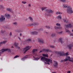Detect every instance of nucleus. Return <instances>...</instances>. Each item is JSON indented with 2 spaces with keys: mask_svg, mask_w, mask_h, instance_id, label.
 <instances>
[{
  "mask_svg": "<svg viewBox=\"0 0 73 73\" xmlns=\"http://www.w3.org/2000/svg\"><path fill=\"white\" fill-rule=\"evenodd\" d=\"M50 48H54V46H52V45H50Z\"/></svg>",
  "mask_w": 73,
  "mask_h": 73,
  "instance_id": "obj_39",
  "label": "nucleus"
},
{
  "mask_svg": "<svg viewBox=\"0 0 73 73\" xmlns=\"http://www.w3.org/2000/svg\"><path fill=\"white\" fill-rule=\"evenodd\" d=\"M31 34L32 35H37L38 34V32L36 31H34L31 32Z\"/></svg>",
  "mask_w": 73,
  "mask_h": 73,
  "instance_id": "obj_8",
  "label": "nucleus"
},
{
  "mask_svg": "<svg viewBox=\"0 0 73 73\" xmlns=\"http://www.w3.org/2000/svg\"><path fill=\"white\" fill-rule=\"evenodd\" d=\"M42 57H46L48 58V57L49 56H48V54H42Z\"/></svg>",
  "mask_w": 73,
  "mask_h": 73,
  "instance_id": "obj_15",
  "label": "nucleus"
},
{
  "mask_svg": "<svg viewBox=\"0 0 73 73\" xmlns=\"http://www.w3.org/2000/svg\"><path fill=\"white\" fill-rule=\"evenodd\" d=\"M63 7L64 8H67V5H65L64 4H63Z\"/></svg>",
  "mask_w": 73,
  "mask_h": 73,
  "instance_id": "obj_31",
  "label": "nucleus"
},
{
  "mask_svg": "<svg viewBox=\"0 0 73 73\" xmlns=\"http://www.w3.org/2000/svg\"><path fill=\"white\" fill-rule=\"evenodd\" d=\"M8 51V52L11 53V50L9 48H6V52Z\"/></svg>",
  "mask_w": 73,
  "mask_h": 73,
  "instance_id": "obj_24",
  "label": "nucleus"
},
{
  "mask_svg": "<svg viewBox=\"0 0 73 73\" xmlns=\"http://www.w3.org/2000/svg\"><path fill=\"white\" fill-rule=\"evenodd\" d=\"M29 55H25V56L24 57H23V58H22L21 60H25V59H27V58H28V57H29Z\"/></svg>",
  "mask_w": 73,
  "mask_h": 73,
  "instance_id": "obj_13",
  "label": "nucleus"
},
{
  "mask_svg": "<svg viewBox=\"0 0 73 73\" xmlns=\"http://www.w3.org/2000/svg\"><path fill=\"white\" fill-rule=\"evenodd\" d=\"M5 32V31H2V33H4Z\"/></svg>",
  "mask_w": 73,
  "mask_h": 73,
  "instance_id": "obj_50",
  "label": "nucleus"
},
{
  "mask_svg": "<svg viewBox=\"0 0 73 73\" xmlns=\"http://www.w3.org/2000/svg\"><path fill=\"white\" fill-rule=\"evenodd\" d=\"M13 24L14 25H17V22H14V23H13Z\"/></svg>",
  "mask_w": 73,
  "mask_h": 73,
  "instance_id": "obj_46",
  "label": "nucleus"
},
{
  "mask_svg": "<svg viewBox=\"0 0 73 73\" xmlns=\"http://www.w3.org/2000/svg\"><path fill=\"white\" fill-rule=\"evenodd\" d=\"M36 31H38V32L39 31H40V30L39 29H36Z\"/></svg>",
  "mask_w": 73,
  "mask_h": 73,
  "instance_id": "obj_47",
  "label": "nucleus"
},
{
  "mask_svg": "<svg viewBox=\"0 0 73 73\" xmlns=\"http://www.w3.org/2000/svg\"><path fill=\"white\" fill-rule=\"evenodd\" d=\"M38 42H40V43H42V44H43V43H44V40H41V39L40 38H38Z\"/></svg>",
  "mask_w": 73,
  "mask_h": 73,
  "instance_id": "obj_14",
  "label": "nucleus"
},
{
  "mask_svg": "<svg viewBox=\"0 0 73 73\" xmlns=\"http://www.w3.org/2000/svg\"><path fill=\"white\" fill-rule=\"evenodd\" d=\"M70 59H71L70 57L69 56H67V58H66V59H65V61H71V62H73V60Z\"/></svg>",
  "mask_w": 73,
  "mask_h": 73,
  "instance_id": "obj_7",
  "label": "nucleus"
},
{
  "mask_svg": "<svg viewBox=\"0 0 73 73\" xmlns=\"http://www.w3.org/2000/svg\"><path fill=\"white\" fill-rule=\"evenodd\" d=\"M57 65H58V63H55V64H54V66L55 67V68H56Z\"/></svg>",
  "mask_w": 73,
  "mask_h": 73,
  "instance_id": "obj_27",
  "label": "nucleus"
},
{
  "mask_svg": "<svg viewBox=\"0 0 73 73\" xmlns=\"http://www.w3.org/2000/svg\"><path fill=\"white\" fill-rule=\"evenodd\" d=\"M26 41H32V39L31 38H29L26 40Z\"/></svg>",
  "mask_w": 73,
  "mask_h": 73,
  "instance_id": "obj_28",
  "label": "nucleus"
},
{
  "mask_svg": "<svg viewBox=\"0 0 73 73\" xmlns=\"http://www.w3.org/2000/svg\"><path fill=\"white\" fill-rule=\"evenodd\" d=\"M17 48H18V49H21V47L20 46H18V47H17Z\"/></svg>",
  "mask_w": 73,
  "mask_h": 73,
  "instance_id": "obj_45",
  "label": "nucleus"
},
{
  "mask_svg": "<svg viewBox=\"0 0 73 73\" xmlns=\"http://www.w3.org/2000/svg\"><path fill=\"white\" fill-rule=\"evenodd\" d=\"M2 44H6V42H8L7 41H6V40H4L3 41H2Z\"/></svg>",
  "mask_w": 73,
  "mask_h": 73,
  "instance_id": "obj_29",
  "label": "nucleus"
},
{
  "mask_svg": "<svg viewBox=\"0 0 73 73\" xmlns=\"http://www.w3.org/2000/svg\"><path fill=\"white\" fill-rule=\"evenodd\" d=\"M37 51H38L37 49L34 48L32 52L34 54L35 53V52H37Z\"/></svg>",
  "mask_w": 73,
  "mask_h": 73,
  "instance_id": "obj_17",
  "label": "nucleus"
},
{
  "mask_svg": "<svg viewBox=\"0 0 73 73\" xmlns=\"http://www.w3.org/2000/svg\"><path fill=\"white\" fill-rule=\"evenodd\" d=\"M29 7H31V4H29Z\"/></svg>",
  "mask_w": 73,
  "mask_h": 73,
  "instance_id": "obj_61",
  "label": "nucleus"
},
{
  "mask_svg": "<svg viewBox=\"0 0 73 73\" xmlns=\"http://www.w3.org/2000/svg\"><path fill=\"white\" fill-rule=\"evenodd\" d=\"M41 11L42 12L44 11L45 12L47 13V16H50L51 15L50 14H52V13H53L54 12L52 11L51 9H47V7H42L41 8Z\"/></svg>",
  "mask_w": 73,
  "mask_h": 73,
  "instance_id": "obj_1",
  "label": "nucleus"
},
{
  "mask_svg": "<svg viewBox=\"0 0 73 73\" xmlns=\"http://www.w3.org/2000/svg\"><path fill=\"white\" fill-rule=\"evenodd\" d=\"M5 17H6L7 19H10L11 16V15L9 14H8L7 13H5Z\"/></svg>",
  "mask_w": 73,
  "mask_h": 73,
  "instance_id": "obj_11",
  "label": "nucleus"
},
{
  "mask_svg": "<svg viewBox=\"0 0 73 73\" xmlns=\"http://www.w3.org/2000/svg\"><path fill=\"white\" fill-rule=\"evenodd\" d=\"M66 32H69V33H70V31H69V30H68L67 29H66Z\"/></svg>",
  "mask_w": 73,
  "mask_h": 73,
  "instance_id": "obj_37",
  "label": "nucleus"
},
{
  "mask_svg": "<svg viewBox=\"0 0 73 73\" xmlns=\"http://www.w3.org/2000/svg\"><path fill=\"white\" fill-rule=\"evenodd\" d=\"M39 29V31H43V30L44 29L42 28H40Z\"/></svg>",
  "mask_w": 73,
  "mask_h": 73,
  "instance_id": "obj_40",
  "label": "nucleus"
},
{
  "mask_svg": "<svg viewBox=\"0 0 73 73\" xmlns=\"http://www.w3.org/2000/svg\"><path fill=\"white\" fill-rule=\"evenodd\" d=\"M0 9H1L2 10L4 9V6L1 5H0Z\"/></svg>",
  "mask_w": 73,
  "mask_h": 73,
  "instance_id": "obj_21",
  "label": "nucleus"
},
{
  "mask_svg": "<svg viewBox=\"0 0 73 73\" xmlns=\"http://www.w3.org/2000/svg\"><path fill=\"white\" fill-rule=\"evenodd\" d=\"M49 62L51 63V64H52V60H51V59L49 58V59L46 62H45V64H48V65H50V63H49Z\"/></svg>",
  "mask_w": 73,
  "mask_h": 73,
  "instance_id": "obj_6",
  "label": "nucleus"
},
{
  "mask_svg": "<svg viewBox=\"0 0 73 73\" xmlns=\"http://www.w3.org/2000/svg\"><path fill=\"white\" fill-rule=\"evenodd\" d=\"M45 52H46V53H49V52H52V51L49 48H46Z\"/></svg>",
  "mask_w": 73,
  "mask_h": 73,
  "instance_id": "obj_16",
  "label": "nucleus"
},
{
  "mask_svg": "<svg viewBox=\"0 0 73 73\" xmlns=\"http://www.w3.org/2000/svg\"><path fill=\"white\" fill-rule=\"evenodd\" d=\"M42 52H45V48H42Z\"/></svg>",
  "mask_w": 73,
  "mask_h": 73,
  "instance_id": "obj_43",
  "label": "nucleus"
},
{
  "mask_svg": "<svg viewBox=\"0 0 73 73\" xmlns=\"http://www.w3.org/2000/svg\"><path fill=\"white\" fill-rule=\"evenodd\" d=\"M41 57H38V60H39V59H40V58H41Z\"/></svg>",
  "mask_w": 73,
  "mask_h": 73,
  "instance_id": "obj_60",
  "label": "nucleus"
},
{
  "mask_svg": "<svg viewBox=\"0 0 73 73\" xmlns=\"http://www.w3.org/2000/svg\"><path fill=\"white\" fill-rule=\"evenodd\" d=\"M70 7V6H67V8H68V9H69V8Z\"/></svg>",
  "mask_w": 73,
  "mask_h": 73,
  "instance_id": "obj_57",
  "label": "nucleus"
},
{
  "mask_svg": "<svg viewBox=\"0 0 73 73\" xmlns=\"http://www.w3.org/2000/svg\"><path fill=\"white\" fill-rule=\"evenodd\" d=\"M34 60L38 61V57H36L34 58Z\"/></svg>",
  "mask_w": 73,
  "mask_h": 73,
  "instance_id": "obj_36",
  "label": "nucleus"
},
{
  "mask_svg": "<svg viewBox=\"0 0 73 73\" xmlns=\"http://www.w3.org/2000/svg\"><path fill=\"white\" fill-rule=\"evenodd\" d=\"M19 56H19V55H16L14 57V58H17V57H19Z\"/></svg>",
  "mask_w": 73,
  "mask_h": 73,
  "instance_id": "obj_34",
  "label": "nucleus"
},
{
  "mask_svg": "<svg viewBox=\"0 0 73 73\" xmlns=\"http://www.w3.org/2000/svg\"><path fill=\"white\" fill-rule=\"evenodd\" d=\"M62 17H61V16H60V15H58V16L57 17V19H61Z\"/></svg>",
  "mask_w": 73,
  "mask_h": 73,
  "instance_id": "obj_26",
  "label": "nucleus"
},
{
  "mask_svg": "<svg viewBox=\"0 0 73 73\" xmlns=\"http://www.w3.org/2000/svg\"><path fill=\"white\" fill-rule=\"evenodd\" d=\"M61 1L63 2V3H66V0H60Z\"/></svg>",
  "mask_w": 73,
  "mask_h": 73,
  "instance_id": "obj_32",
  "label": "nucleus"
},
{
  "mask_svg": "<svg viewBox=\"0 0 73 73\" xmlns=\"http://www.w3.org/2000/svg\"><path fill=\"white\" fill-rule=\"evenodd\" d=\"M12 32H10L9 33V36H11V35H12Z\"/></svg>",
  "mask_w": 73,
  "mask_h": 73,
  "instance_id": "obj_48",
  "label": "nucleus"
},
{
  "mask_svg": "<svg viewBox=\"0 0 73 73\" xmlns=\"http://www.w3.org/2000/svg\"><path fill=\"white\" fill-rule=\"evenodd\" d=\"M67 46L70 49H72V47H73V44H70L68 45Z\"/></svg>",
  "mask_w": 73,
  "mask_h": 73,
  "instance_id": "obj_12",
  "label": "nucleus"
},
{
  "mask_svg": "<svg viewBox=\"0 0 73 73\" xmlns=\"http://www.w3.org/2000/svg\"><path fill=\"white\" fill-rule=\"evenodd\" d=\"M31 47H32V46H26L23 49V53H26L27 50H29L30 48H31Z\"/></svg>",
  "mask_w": 73,
  "mask_h": 73,
  "instance_id": "obj_3",
  "label": "nucleus"
},
{
  "mask_svg": "<svg viewBox=\"0 0 73 73\" xmlns=\"http://www.w3.org/2000/svg\"><path fill=\"white\" fill-rule=\"evenodd\" d=\"M45 27L46 28V29H50V27L48 26H46Z\"/></svg>",
  "mask_w": 73,
  "mask_h": 73,
  "instance_id": "obj_30",
  "label": "nucleus"
},
{
  "mask_svg": "<svg viewBox=\"0 0 73 73\" xmlns=\"http://www.w3.org/2000/svg\"><path fill=\"white\" fill-rule=\"evenodd\" d=\"M56 26H61V25L59 23H57L56 24Z\"/></svg>",
  "mask_w": 73,
  "mask_h": 73,
  "instance_id": "obj_38",
  "label": "nucleus"
},
{
  "mask_svg": "<svg viewBox=\"0 0 73 73\" xmlns=\"http://www.w3.org/2000/svg\"><path fill=\"white\" fill-rule=\"evenodd\" d=\"M56 15H58V14L60 15V14H61V12H60V11H57L56 12Z\"/></svg>",
  "mask_w": 73,
  "mask_h": 73,
  "instance_id": "obj_33",
  "label": "nucleus"
},
{
  "mask_svg": "<svg viewBox=\"0 0 73 73\" xmlns=\"http://www.w3.org/2000/svg\"><path fill=\"white\" fill-rule=\"evenodd\" d=\"M29 19L30 20V21H32V22H33V21H34L33 19V18L31 16H30L29 17Z\"/></svg>",
  "mask_w": 73,
  "mask_h": 73,
  "instance_id": "obj_22",
  "label": "nucleus"
},
{
  "mask_svg": "<svg viewBox=\"0 0 73 73\" xmlns=\"http://www.w3.org/2000/svg\"><path fill=\"white\" fill-rule=\"evenodd\" d=\"M62 32H63V31H60L59 33V34H61L62 33Z\"/></svg>",
  "mask_w": 73,
  "mask_h": 73,
  "instance_id": "obj_51",
  "label": "nucleus"
},
{
  "mask_svg": "<svg viewBox=\"0 0 73 73\" xmlns=\"http://www.w3.org/2000/svg\"><path fill=\"white\" fill-rule=\"evenodd\" d=\"M66 28H72L73 27V25H72L71 24H68L67 25H66Z\"/></svg>",
  "mask_w": 73,
  "mask_h": 73,
  "instance_id": "obj_10",
  "label": "nucleus"
},
{
  "mask_svg": "<svg viewBox=\"0 0 73 73\" xmlns=\"http://www.w3.org/2000/svg\"><path fill=\"white\" fill-rule=\"evenodd\" d=\"M63 20L64 22H66V19H63Z\"/></svg>",
  "mask_w": 73,
  "mask_h": 73,
  "instance_id": "obj_55",
  "label": "nucleus"
},
{
  "mask_svg": "<svg viewBox=\"0 0 73 73\" xmlns=\"http://www.w3.org/2000/svg\"><path fill=\"white\" fill-rule=\"evenodd\" d=\"M5 18L4 17V16H1V18H0V22H3L4 21H5Z\"/></svg>",
  "mask_w": 73,
  "mask_h": 73,
  "instance_id": "obj_9",
  "label": "nucleus"
},
{
  "mask_svg": "<svg viewBox=\"0 0 73 73\" xmlns=\"http://www.w3.org/2000/svg\"><path fill=\"white\" fill-rule=\"evenodd\" d=\"M42 50H40V51L39 52V53H42Z\"/></svg>",
  "mask_w": 73,
  "mask_h": 73,
  "instance_id": "obj_54",
  "label": "nucleus"
},
{
  "mask_svg": "<svg viewBox=\"0 0 73 73\" xmlns=\"http://www.w3.org/2000/svg\"><path fill=\"white\" fill-rule=\"evenodd\" d=\"M70 72H70V70H69L67 71L68 73H70Z\"/></svg>",
  "mask_w": 73,
  "mask_h": 73,
  "instance_id": "obj_53",
  "label": "nucleus"
},
{
  "mask_svg": "<svg viewBox=\"0 0 73 73\" xmlns=\"http://www.w3.org/2000/svg\"><path fill=\"white\" fill-rule=\"evenodd\" d=\"M61 28V27H57V29H60Z\"/></svg>",
  "mask_w": 73,
  "mask_h": 73,
  "instance_id": "obj_56",
  "label": "nucleus"
},
{
  "mask_svg": "<svg viewBox=\"0 0 73 73\" xmlns=\"http://www.w3.org/2000/svg\"><path fill=\"white\" fill-rule=\"evenodd\" d=\"M22 3H23V4H26V3H27L26 2H25L24 1H22Z\"/></svg>",
  "mask_w": 73,
  "mask_h": 73,
  "instance_id": "obj_42",
  "label": "nucleus"
},
{
  "mask_svg": "<svg viewBox=\"0 0 73 73\" xmlns=\"http://www.w3.org/2000/svg\"><path fill=\"white\" fill-rule=\"evenodd\" d=\"M41 57L40 61H42V62H44V63L46 62L49 58L45 57L42 56H40Z\"/></svg>",
  "mask_w": 73,
  "mask_h": 73,
  "instance_id": "obj_4",
  "label": "nucleus"
},
{
  "mask_svg": "<svg viewBox=\"0 0 73 73\" xmlns=\"http://www.w3.org/2000/svg\"><path fill=\"white\" fill-rule=\"evenodd\" d=\"M71 60H72V62L73 61V58H71Z\"/></svg>",
  "mask_w": 73,
  "mask_h": 73,
  "instance_id": "obj_64",
  "label": "nucleus"
},
{
  "mask_svg": "<svg viewBox=\"0 0 73 73\" xmlns=\"http://www.w3.org/2000/svg\"><path fill=\"white\" fill-rule=\"evenodd\" d=\"M37 23L33 22L31 24V25H32V26H35V25H37Z\"/></svg>",
  "mask_w": 73,
  "mask_h": 73,
  "instance_id": "obj_23",
  "label": "nucleus"
},
{
  "mask_svg": "<svg viewBox=\"0 0 73 73\" xmlns=\"http://www.w3.org/2000/svg\"><path fill=\"white\" fill-rule=\"evenodd\" d=\"M58 55H59L60 56H68V55H69V52H67L66 53L64 52H57Z\"/></svg>",
  "mask_w": 73,
  "mask_h": 73,
  "instance_id": "obj_2",
  "label": "nucleus"
},
{
  "mask_svg": "<svg viewBox=\"0 0 73 73\" xmlns=\"http://www.w3.org/2000/svg\"><path fill=\"white\" fill-rule=\"evenodd\" d=\"M59 41L60 42L61 44H63V41H62V38L61 37L60 38H59Z\"/></svg>",
  "mask_w": 73,
  "mask_h": 73,
  "instance_id": "obj_20",
  "label": "nucleus"
},
{
  "mask_svg": "<svg viewBox=\"0 0 73 73\" xmlns=\"http://www.w3.org/2000/svg\"><path fill=\"white\" fill-rule=\"evenodd\" d=\"M51 36H52V37H55V34H52L51 35Z\"/></svg>",
  "mask_w": 73,
  "mask_h": 73,
  "instance_id": "obj_44",
  "label": "nucleus"
},
{
  "mask_svg": "<svg viewBox=\"0 0 73 73\" xmlns=\"http://www.w3.org/2000/svg\"><path fill=\"white\" fill-rule=\"evenodd\" d=\"M7 11H9L10 12H12L13 11L12 10V9H11V8H7Z\"/></svg>",
  "mask_w": 73,
  "mask_h": 73,
  "instance_id": "obj_19",
  "label": "nucleus"
},
{
  "mask_svg": "<svg viewBox=\"0 0 73 73\" xmlns=\"http://www.w3.org/2000/svg\"><path fill=\"white\" fill-rule=\"evenodd\" d=\"M19 44L18 43H14V45H15V47H16V48H17V47L18 46V44Z\"/></svg>",
  "mask_w": 73,
  "mask_h": 73,
  "instance_id": "obj_25",
  "label": "nucleus"
},
{
  "mask_svg": "<svg viewBox=\"0 0 73 73\" xmlns=\"http://www.w3.org/2000/svg\"><path fill=\"white\" fill-rule=\"evenodd\" d=\"M2 53H3L2 52H0V56H1V54Z\"/></svg>",
  "mask_w": 73,
  "mask_h": 73,
  "instance_id": "obj_59",
  "label": "nucleus"
},
{
  "mask_svg": "<svg viewBox=\"0 0 73 73\" xmlns=\"http://www.w3.org/2000/svg\"><path fill=\"white\" fill-rule=\"evenodd\" d=\"M20 36H22V34L20 33Z\"/></svg>",
  "mask_w": 73,
  "mask_h": 73,
  "instance_id": "obj_62",
  "label": "nucleus"
},
{
  "mask_svg": "<svg viewBox=\"0 0 73 73\" xmlns=\"http://www.w3.org/2000/svg\"><path fill=\"white\" fill-rule=\"evenodd\" d=\"M2 53H4V52H7V48H3L2 49Z\"/></svg>",
  "mask_w": 73,
  "mask_h": 73,
  "instance_id": "obj_18",
  "label": "nucleus"
},
{
  "mask_svg": "<svg viewBox=\"0 0 73 73\" xmlns=\"http://www.w3.org/2000/svg\"><path fill=\"white\" fill-rule=\"evenodd\" d=\"M15 31H16V32H21V30H20L19 29H17Z\"/></svg>",
  "mask_w": 73,
  "mask_h": 73,
  "instance_id": "obj_35",
  "label": "nucleus"
},
{
  "mask_svg": "<svg viewBox=\"0 0 73 73\" xmlns=\"http://www.w3.org/2000/svg\"><path fill=\"white\" fill-rule=\"evenodd\" d=\"M67 13H68V14H69L70 13H72L73 12L72 8L70 7H69V9H67Z\"/></svg>",
  "mask_w": 73,
  "mask_h": 73,
  "instance_id": "obj_5",
  "label": "nucleus"
},
{
  "mask_svg": "<svg viewBox=\"0 0 73 73\" xmlns=\"http://www.w3.org/2000/svg\"><path fill=\"white\" fill-rule=\"evenodd\" d=\"M28 25H29V26H32V24H31V23H29Z\"/></svg>",
  "mask_w": 73,
  "mask_h": 73,
  "instance_id": "obj_52",
  "label": "nucleus"
},
{
  "mask_svg": "<svg viewBox=\"0 0 73 73\" xmlns=\"http://www.w3.org/2000/svg\"><path fill=\"white\" fill-rule=\"evenodd\" d=\"M1 44H3L2 42H0V45H1Z\"/></svg>",
  "mask_w": 73,
  "mask_h": 73,
  "instance_id": "obj_58",
  "label": "nucleus"
},
{
  "mask_svg": "<svg viewBox=\"0 0 73 73\" xmlns=\"http://www.w3.org/2000/svg\"><path fill=\"white\" fill-rule=\"evenodd\" d=\"M45 33H47V34H48V33L46 31H45Z\"/></svg>",
  "mask_w": 73,
  "mask_h": 73,
  "instance_id": "obj_63",
  "label": "nucleus"
},
{
  "mask_svg": "<svg viewBox=\"0 0 73 73\" xmlns=\"http://www.w3.org/2000/svg\"><path fill=\"white\" fill-rule=\"evenodd\" d=\"M65 59H64V60H62L60 61V62H65L66 61H65Z\"/></svg>",
  "mask_w": 73,
  "mask_h": 73,
  "instance_id": "obj_41",
  "label": "nucleus"
},
{
  "mask_svg": "<svg viewBox=\"0 0 73 73\" xmlns=\"http://www.w3.org/2000/svg\"><path fill=\"white\" fill-rule=\"evenodd\" d=\"M55 29H57V26H55L54 27Z\"/></svg>",
  "mask_w": 73,
  "mask_h": 73,
  "instance_id": "obj_49",
  "label": "nucleus"
}]
</instances>
